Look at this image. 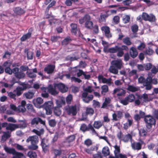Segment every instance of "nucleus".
<instances>
[{"label": "nucleus", "instance_id": "f257e3e1", "mask_svg": "<svg viewBox=\"0 0 158 158\" xmlns=\"http://www.w3.org/2000/svg\"><path fill=\"white\" fill-rule=\"evenodd\" d=\"M79 23L82 24L85 23V27L88 29H91L93 27V23L91 20V18L90 16L86 14L84 17L79 19Z\"/></svg>", "mask_w": 158, "mask_h": 158}, {"label": "nucleus", "instance_id": "f03ea898", "mask_svg": "<svg viewBox=\"0 0 158 158\" xmlns=\"http://www.w3.org/2000/svg\"><path fill=\"white\" fill-rule=\"evenodd\" d=\"M26 142L27 143L31 142V145L28 146L29 149L36 150L38 148V147L37 144L39 142V139L37 136L35 135L29 136L26 139Z\"/></svg>", "mask_w": 158, "mask_h": 158}, {"label": "nucleus", "instance_id": "7ed1b4c3", "mask_svg": "<svg viewBox=\"0 0 158 158\" xmlns=\"http://www.w3.org/2000/svg\"><path fill=\"white\" fill-rule=\"evenodd\" d=\"M144 121L146 123V127L148 129H151L152 126H155L156 124L155 119L150 115L146 116L144 118Z\"/></svg>", "mask_w": 158, "mask_h": 158}, {"label": "nucleus", "instance_id": "20e7f679", "mask_svg": "<svg viewBox=\"0 0 158 158\" xmlns=\"http://www.w3.org/2000/svg\"><path fill=\"white\" fill-rule=\"evenodd\" d=\"M135 98L133 94H130L125 97L124 98L120 99V102L124 106L127 105L129 102H131L134 101Z\"/></svg>", "mask_w": 158, "mask_h": 158}, {"label": "nucleus", "instance_id": "39448f33", "mask_svg": "<svg viewBox=\"0 0 158 158\" xmlns=\"http://www.w3.org/2000/svg\"><path fill=\"white\" fill-rule=\"evenodd\" d=\"M64 108L68 115L74 116L76 115L77 113V106L76 105L67 106H66Z\"/></svg>", "mask_w": 158, "mask_h": 158}, {"label": "nucleus", "instance_id": "423d86ee", "mask_svg": "<svg viewBox=\"0 0 158 158\" xmlns=\"http://www.w3.org/2000/svg\"><path fill=\"white\" fill-rule=\"evenodd\" d=\"M43 107L46 111V114L50 115L52 113V110L53 107L52 101H49L46 102L44 104Z\"/></svg>", "mask_w": 158, "mask_h": 158}, {"label": "nucleus", "instance_id": "0eeeda50", "mask_svg": "<svg viewBox=\"0 0 158 158\" xmlns=\"http://www.w3.org/2000/svg\"><path fill=\"white\" fill-rule=\"evenodd\" d=\"M26 127V124L24 122L22 125L9 123L8 124V126L6 128V130H10L12 131H14L17 128H24Z\"/></svg>", "mask_w": 158, "mask_h": 158}, {"label": "nucleus", "instance_id": "6e6552de", "mask_svg": "<svg viewBox=\"0 0 158 158\" xmlns=\"http://www.w3.org/2000/svg\"><path fill=\"white\" fill-rule=\"evenodd\" d=\"M20 85L23 86V87L18 86L13 91V93L18 96H20L22 94L23 90L27 88V85L23 83H22Z\"/></svg>", "mask_w": 158, "mask_h": 158}, {"label": "nucleus", "instance_id": "1a4fd4ad", "mask_svg": "<svg viewBox=\"0 0 158 158\" xmlns=\"http://www.w3.org/2000/svg\"><path fill=\"white\" fill-rule=\"evenodd\" d=\"M13 72L15 76L17 78L20 79L24 78L25 74L21 71H19V69L18 68L15 67L13 68Z\"/></svg>", "mask_w": 158, "mask_h": 158}, {"label": "nucleus", "instance_id": "9d476101", "mask_svg": "<svg viewBox=\"0 0 158 158\" xmlns=\"http://www.w3.org/2000/svg\"><path fill=\"white\" fill-rule=\"evenodd\" d=\"M144 144L143 141L141 139L139 140V142H134L131 144V147L134 150H139L142 149V145Z\"/></svg>", "mask_w": 158, "mask_h": 158}, {"label": "nucleus", "instance_id": "9b49d317", "mask_svg": "<svg viewBox=\"0 0 158 158\" xmlns=\"http://www.w3.org/2000/svg\"><path fill=\"white\" fill-rule=\"evenodd\" d=\"M93 96L92 94L88 95L87 92H83L81 95V98L83 101L85 103H89L93 99Z\"/></svg>", "mask_w": 158, "mask_h": 158}, {"label": "nucleus", "instance_id": "f8f14e48", "mask_svg": "<svg viewBox=\"0 0 158 158\" xmlns=\"http://www.w3.org/2000/svg\"><path fill=\"white\" fill-rule=\"evenodd\" d=\"M125 90L121 88H116L114 90L113 94H116L118 99H120V97L125 96L126 94Z\"/></svg>", "mask_w": 158, "mask_h": 158}, {"label": "nucleus", "instance_id": "ddd939ff", "mask_svg": "<svg viewBox=\"0 0 158 158\" xmlns=\"http://www.w3.org/2000/svg\"><path fill=\"white\" fill-rule=\"evenodd\" d=\"M111 64L114 67L118 69H120L122 67L123 62L121 60L118 59L112 61Z\"/></svg>", "mask_w": 158, "mask_h": 158}, {"label": "nucleus", "instance_id": "4468645a", "mask_svg": "<svg viewBox=\"0 0 158 158\" xmlns=\"http://www.w3.org/2000/svg\"><path fill=\"white\" fill-rule=\"evenodd\" d=\"M41 145L43 151L45 152H46L48 150L49 147L48 140L44 139H42Z\"/></svg>", "mask_w": 158, "mask_h": 158}, {"label": "nucleus", "instance_id": "2eb2a0df", "mask_svg": "<svg viewBox=\"0 0 158 158\" xmlns=\"http://www.w3.org/2000/svg\"><path fill=\"white\" fill-rule=\"evenodd\" d=\"M13 11L16 15H21L25 13V11L20 7L17 6L13 7Z\"/></svg>", "mask_w": 158, "mask_h": 158}, {"label": "nucleus", "instance_id": "dca6fc26", "mask_svg": "<svg viewBox=\"0 0 158 158\" xmlns=\"http://www.w3.org/2000/svg\"><path fill=\"white\" fill-rule=\"evenodd\" d=\"M113 119L115 121H117L121 119L123 116L122 112L120 111H116V113H114L113 114Z\"/></svg>", "mask_w": 158, "mask_h": 158}, {"label": "nucleus", "instance_id": "f3484780", "mask_svg": "<svg viewBox=\"0 0 158 158\" xmlns=\"http://www.w3.org/2000/svg\"><path fill=\"white\" fill-rule=\"evenodd\" d=\"M3 135L2 136L1 140L2 143H4L8 138L11 136L10 133L9 131H2Z\"/></svg>", "mask_w": 158, "mask_h": 158}, {"label": "nucleus", "instance_id": "a211bd4d", "mask_svg": "<svg viewBox=\"0 0 158 158\" xmlns=\"http://www.w3.org/2000/svg\"><path fill=\"white\" fill-rule=\"evenodd\" d=\"M39 122L43 125H45V122L39 117L35 118L33 119L31 121V124L32 125L35 124L36 125L38 124Z\"/></svg>", "mask_w": 158, "mask_h": 158}, {"label": "nucleus", "instance_id": "6ab92c4d", "mask_svg": "<svg viewBox=\"0 0 158 158\" xmlns=\"http://www.w3.org/2000/svg\"><path fill=\"white\" fill-rule=\"evenodd\" d=\"M129 54L131 57L133 58H135L137 56L138 52L136 48L132 47L130 48Z\"/></svg>", "mask_w": 158, "mask_h": 158}, {"label": "nucleus", "instance_id": "aec40b11", "mask_svg": "<svg viewBox=\"0 0 158 158\" xmlns=\"http://www.w3.org/2000/svg\"><path fill=\"white\" fill-rule=\"evenodd\" d=\"M55 67L54 65H49L45 68L44 71L48 74H51L53 72Z\"/></svg>", "mask_w": 158, "mask_h": 158}, {"label": "nucleus", "instance_id": "412c9836", "mask_svg": "<svg viewBox=\"0 0 158 158\" xmlns=\"http://www.w3.org/2000/svg\"><path fill=\"white\" fill-rule=\"evenodd\" d=\"M48 91L53 95H55L58 93V91L56 90V87L52 85H50L48 86Z\"/></svg>", "mask_w": 158, "mask_h": 158}, {"label": "nucleus", "instance_id": "4be33fe9", "mask_svg": "<svg viewBox=\"0 0 158 158\" xmlns=\"http://www.w3.org/2000/svg\"><path fill=\"white\" fill-rule=\"evenodd\" d=\"M56 86L60 91L62 93H65L67 91L68 88L62 83H59L56 85Z\"/></svg>", "mask_w": 158, "mask_h": 158}, {"label": "nucleus", "instance_id": "5701e85b", "mask_svg": "<svg viewBox=\"0 0 158 158\" xmlns=\"http://www.w3.org/2000/svg\"><path fill=\"white\" fill-rule=\"evenodd\" d=\"M98 149L97 147L95 146H94L89 148H85L84 151L88 154H91L93 153V151H97Z\"/></svg>", "mask_w": 158, "mask_h": 158}, {"label": "nucleus", "instance_id": "b1692460", "mask_svg": "<svg viewBox=\"0 0 158 158\" xmlns=\"http://www.w3.org/2000/svg\"><path fill=\"white\" fill-rule=\"evenodd\" d=\"M4 149L7 153L12 154L13 155L15 151V149L8 147L5 145L4 146Z\"/></svg>", "mask_w": 158, "mask_h": 158}, {"label": "nucleus", "instance_id": "393cba45", "mask_svg": "<svg viewBox=\"0 0 158 158\" xmlns=\"http://www.w3.org/2000/svg\"><path fill=\"white\" fill-rule=\"evenodd\" d=\"M25 52L27 54V59L31 60L33 58V53L32 51H29L28 49L26 48L25 50Z\"/></svg>", "mask_w": 158, "mask_h": 158}, {"label": "nucleus", "instance_id": "a878e982", "mask_svg": "<svg viewBox=\"0 0 158 158\" xmlns=\"http://www.w3.org/2000/svg\"><path fill=\"white\" fill-rule=\"evenodd\" d=\"M102 44L104 47V52L106 53L109 52V44L108 43L103 40H102Z\"/></svg>", "mask_w": 158, "mask_h": 158}, {"label": "nucleus", "instance_id": "bb28decb", "mask_svg": "<svg viewBox=\"0 0 158 158\" xmlns=\"http://www.w3.org/2000/svg\"><path fill=\"white\" fill-rule=\"evenodd\" d=\"M52 153H53L54 156V158H55L57 156H60L61 154L62 151L60 149H53L52 150Z\"/></svg>", "mask_w": 158, "mask_h": 158}, {"label": "nucleus", "instance_id": "cd10ccee", "mask_svg": "<svg viewBox=\"0 0 158 158\" xmlns=\"http://www.w3.org/2000/svg\"><path fill=\"white\" fill-rule=\"evenodd\" d=\"M139 133L140 136L144 137L147 135L148 131L146 129L142 128L139 130Z\"/></svg>", "mask_w": 158, "mask_h": 158}, {"label": "nucleus", "instance_id": "c85d7f7f", "mask_svg": "<svg viewBox=\"0 0 158 158\" xmlns=\"http://www.w3.org/2000/svg\"><path fill=\"white\" fill-rule=\"evenodd\" d=\"M132 137L131 135L128 134L124 136H123L122 137V140L125 142H128L129 140L131 139Z\"/></svg>", "mask_w": 158, "mask_h": 158}, {"label": "nucleus", "instance_id": "c756f323", "mask_svg": "<svg viewBox=\"0 0 158 158\" xmlns=\"http://www.w3.org/2000/svg\"><path fill=\"white\" fill-rule=\"evenodd\" d=\"M32 132L36 134L38 136H40L44 134V130L43 128H41L39 130L34 129L32 131Z\"/></svg>", "mask_w": 158, "mask_h": 158}, {"label": "nucleus", "instance_id": "7c9ffc66", "mask_svg": "<svg viewBox=\"0 0 158 158\" xmlns=\"http://www.w3.org/2000/svg\"><path fill=\"white\" fill-rule=\"evenodd\" d=\"M13 158H24L25 157L23 153L17 152L16 150L14 154Z\"/></svg>", "mask_w": 158, "mask_h": 158}, {"label": "nucleus", "instance_id": "2f4dec72", "mask_svg": "<svg viewBox=\"0 0 158 158\" xmlns=\"http://www.w3.org/2000/svg\"><path fill=\"white\" fill-rule=\"evenodd\" d=\"M133 123V120L131 119H128V123H125L123 124V128L125 130H127L129 127L131 126Z\"/></svg>", "mask_w": 158, "mask_h": 158}, {"label": "nucleus", "instance_id": "473e14b6", "mask_svg": "<svg viewBox=\"0 0 158 158\" xmlns=\"http://www.w3.org/2000/svg\"><path fill=\"white\" fill-rule=\"evenodd\" d=\"M156 21V19L155 16L152 14H150L148 15V21L151 22H154Z\"/></svg>", "mask_w": 158, "mask_h": 158}, {"label": "nucleus", "instance_id": "72a5a7b5", "mask_svg": "<svg viewBox=\"0 0 158 158\" xmlns=\"http://www.w3.org/2000/svg\"><path fill=\"white\" fill-rule=\"evenodd\" d=\"M31 34L30 32H28L26 34L23 35L21 38L20 40L22 41H24L26 40L29 39L31 36Z\"/></svg>", "mask_w": 158, "mask_h": 158}, {"label": "nucleus", "instance_id": "f704fd0d", "mask_svg": "<svg viewBox=\"0 0 158 158\" xmlns=\"http://www.w3.org/2000/svg\"><path fill=\"white\" fill-rule=\"evenodd\" d=\"M71 32L76 34L77 31V25L75 23H71Z\"/></svg>", "mask_w": 158, "mask_h": 158}, {"label": "nucleus", "instance_id": "c9c22d12", "mask_svg": "<svg viewBox=\"0 0 158 158\" xmlns=\"http://www.w3.org/2000/svg\"><path fill=\"white\" fill-rule=\"evenodd\" d=\"M98 79L100 82H102L103 83H109V79H106L104 78L102 76L99 75L98 76Z\"/></svg>", "mask_w": 158, "mask_h": 158}, {"label": "nucleus", "instance_id": "e433bc0d", "mask_svg": "<svg viewBox=\"0 0 158 158\" xmlns=\"http://www.w3.org/2000/svg\"><path fill=\"white\" fill-rule=\"evenodd\" d=\"M102 153L104 156L109 155V148L107 146L104 147L102 149Z\"/></svg>", "mask_w": 158, "mask_h": 158}, {"label": "nucleus", "instance_id": "4c0bfd02", "mask_svg": "<svg viewBox=\"0 0 158 158\" xmlns=\"http://www.w3.org/2000/svg\"><path fill=\"white\" fill-rule=\"evenodd\" d=\"M102 125V123L100 121H95L93 124V126L94 128L98 129L100 128Z\"/></svg>", "mask_w": 158, "mask_h": 158}, {"label": "nucleus", "instance_id": "58836bf2", "mask_svg": "<svg viewBox=\"0 0 158 158\" xmlns=\"http://www.w3.org/2000/svg\"><path fill=\"white\" fill-rule=\"evenodd\" d=\"M102 31L104 32L106 36L107 37H109V27L107 26H103L101 28Z\"/></svg>", "mask_w": 158, "mask_h": 158}, {"label": "nucleus", "instance_id": "ea45409f", "mask_svg": "<svg viewBox=\"0 0 158 158\" xmlns=\"http://www.w3.org/2000/svg\"><path fill=\"white\" fill-rule=\"evenodd\" d=\"M27 155L30 158H37V155L35 152L30 151L28 152Z\"/></svg>", "mask_w": 158, "mask_h": 158}, {"label": "nucleus", "instance_id": "a19ab883", "mask_svg": "<svg viewBox=\"0 0 158 158\" xmlns=\"http://www.w3.org/2000/svg\"><path fill=\"white\" fill-rule=\"evenodd\" d=\"M123 22L125 23L126 24L130 21V16L128 15H126L123 16L122 19Z\"/></svg>", "mask_w": 158, "mask_h": 158}, {"label": "nucleus", "instance_id": "79ce46f5", "mask_svg": "<svg viewBox=\"0 0 158 158\" xmlns=\"http://www.w3.org/2000/svg\"><path fill=\"white\" fill-rule=\"evenodd\" d=\"M72 41V39L69 37L65 38L62 42L63 45H67Z\"/></svg>", "mask_w": 158, "mask_h": 158}, {"label": "nucleus", "instance_id": "37998d69", "mask_svg": "<svg viewBox=\"0 0 158 158\" xmlns=\"http://www.w3.org/2000/svg\"><path fill=\"white\" fill-rule=\"evenodd\" d=\"M27 73L29 77L33 78L36 77V74L32 72L31 69H28L27 71Z\"/></svg>", "mask_w": 158, "mask_h": 158}, {"label": "nucleus", "instance_id": "c03bdc74", "mask_svg": "<svg viewBox=\"0 0 158 158\" xmlns=\"http://www.w3.org/2000/svg\"><path fill=\"white\" fill-rule=\"evenodd\" d=\"M54 112L55 114L58 116H60L61 114V111L58 107H55Z\"/></svg>", "mask_w": 158, "mask_h": 158}, {"label": "nucleus", "instance_id": "a18cd8bd", "mask_svg": "<svg viewBox=\"0 0 158 158\" xmlns=\"http://www.w3.org/2000/svg\"><path fill=\"white\" fill-rule=\"evenodd\" d=\"M114 148H115V150L114 151V157H116V156H118V155L120 154V150L119 147L116 145L114 146Z\"/></svg>", "mask_w": 158, "mask_h": 158}, {"label": "nucleus", "instance_id": "49530a36", "mask_svg": "<svg viewBox=\"0 0 158 158\" xmlns=\"http://www.w3.org/2000/svg\"><path fill=\"white\" fill-rule=\"evenodd\" d=\"M34 93L32 92H29L27 93H24V95L26 98L30 99L32 98L34 95Z\"/></svg>", "mask_w": 158, "mask_h": 158}, {"label": "nucleus", "instance_id": "de8ad7c7", "mask_svg": "<svg viewBox=\"0 0 158 158\" xmlns=\"http://www.w3.org/2000/svg\"><path fill=\"white\" fill-rule=\"evenodd\" d=\"M123 42L127 45H130L132 43L130 40V39L128 37H126L123 39Z\"/></svg>", "mask_w": 158, "mask_h": 158}, {"label": "nucleus", "instance_id": "09e8293b", "mask_svg": "<svg viewBox=\"0 0 158 158\" xmlns=\"http://www.w3.org/2000/svg\"><path fill=\"white\" fill-rule=\"evenodd\" d=\"M94 113V110L91 108L87 107L86 109V114L92 115Z\"/></svg>", "mask_w": 158, "mask_h": 158}, {"label": "nucleus", "instance_id": "8fccbe9b", "mask_svg": "<svg viewBox=\"0 0 158 158\" xmlns=\"http://www.w3.org/2000/svg\"><path fill=\"white\" fill-rule=\"evenodd\" d=\"M131 31L134 33H136L138 30V26L136 24L133 25L131 27Z\"/></svg>", "mask_w": 158, "mask_h": 158}, {"label": "nucleus", "instance_id": "3c124183", "mask_svg": "<svg viewBox=\"0 0 158 158\" xmlns=\"http://www.w3.org/2000/svg\"><path fill=\"white\" fill-rule=\"evenodd\" d=\"M144 69L146 70H149L152 69V65L151 63H148L144 64Z\"/></svg>", "mask_w": 158, "mask_h": 158}, {"label": "nucleus", "instance_id": "603ef678", "mask_svg": "<svg viewBox=\"0 0 158 158\" xmlns=\"http://www.w3.org/2000/svg\"><path fill=\"white\" fill-rule=\"evenodd\" d=\"M27 108L28 111L35 113V110L33 108V106L31 104H27Z\"/></svg>", "mask_w": 158, "mask_h": 158}, {"label": "nucleus", "instance_id": "864d4df0", "mask_svg": "<svg viewBox=\"0 0 158 158\" xmlns=\"http://www.w3.org/2000/svg\"><path fill=\"white\" fill-rule=\"evenodd\" d=\"M56 103L57 106L56 107H58L60 108L62 106L63 104H64L65 103V101L63 100H61L60 101L58 100H56Z\"/></svg>", "mask_w": 158, "mask_h": 158}, {"label": "nucleus", "instance_id": "5fc2aeb1", "mask_svg": "<svg viewBox=\"0 0 158 158\" xmlns=\"http://www.w3.org/2000/svg\"><path fill=\"white\" fill-rule=\"evenodd\" d=\"M109 104V98H106L105 99L104 102L101 107L102 108H106L107 107L108 104Z\"/></svg>", "mask_w": 158, "mask_h": 158}, {"label": "nucleus", "instance_id": "6e6d98bb", "mask_svg": "<svg viewBox=\"0 0 158 158\" xmlns=\"http://www.w3.org/2000/svg\"><path fill=\"white\" fill-rule=\"evenodd\" d=\"M109 158H127V157L126 155L121 153L116 157L110 156H109Z\"/></svg>", "mask_w": 158, "mask_h": 158}, {"label": "nucleus", "instance_id": "4d7b16f0", "mask_svg": "<svg viewBox=\"0 0 158 158\" xmlns=\"http://www.w3.org/2000/svg\"><path fill=\"white\" fill-rule=\"evenodd\" d=\"M144 52L146 54L150 56L153 54L154 51L152 49L148 48L146 49Z\"/></svg>", "mask_w": 158, "mask_h": 158}, {"label": "nucleus", "instance_id": "13d9d810", "mask_svg": "<svg viewBox=\"0 0 158 158\" xmlns=\"http://www.w3.org/2000/svg\"><path fill=\"white\" fill-rule=\"evenodd\" d=\"M127 89L128 90L132 92H135L138 90V89L136 88L131 85H129Z\"/></svg>", "mask_w": 158, "mask_h": 158}, {"label": "nucleus", "instance_id": "bf43d9fd", "mask_svg": "<svg viewBox=\"0 0 158 158\" xmlns=\"http://www.w3.org/2000/svg\"><path fill=\"white\" fill-rule=\"evenodd\" d=\"M4 70L6 73L9 75H11L12 73H14L13 69H11L10 67L6 68H5Z\"/></svg>", "mask_w": 158, "mask_h": 158}, {"label": "nucleus", "instance_id": "052dcab7", "mask_svg": "<svg viewBox=\"0 0 158 158\" xmlns=\"http://www.w3.org/2000/svg\"><path fill=\"white\" fill-rule=\"evenodd\" d=\"M48 124L52 127H55L56 124V122L55 119H51L48 121Z\"/></svg>", "mask_w": 158, "mask_h": 158}, {"label": "nucleus", "instance_id": "680f3d73", "mask_svg": "<svg viewBox=\"0 0 158 158\" xmlns=\"http://www.w3.org/2000/svg\"><path fill=\"white\" fill-rule=\"evenodd\" d=\"M117 50L118 52L117 54V56L119 57L122 56L124 53L123 51L120 48V47L118 48Z\"/></svg>", "mask_w": 158, "mask_h": 158}, {"label": "nucleus", "instance_id": "e2e57ef3", "mask_svg": "<svg viewBox=\"0 0 158 158\" xmlns=\"http://www.w3.org/2000/svg\"><path fill=\"white\" fill-rule=\"evenodd\" d=\"M152 78H147L146 79L144 83L143 84V86H144L147 85H149L151 84Z\"/></svg>", "mask_w": 158, "mask_h": 158}, {"label": "nucleus", "instance_id": "0e129e2a", "mask_svg": "<svg viewBox=\"0 0 158 158\" xmlns=\"http://www.w3.org/2000/svg\"><path fill=\"white\" fill-rule=\"evenodd\" d=\"M7 93L8 94V96L10 98H11L15 100L16 99L15 97L16 95L15 93H13V92H7Z\"/></svg>", "mask_w": 158, "mask_h": 158}, {"label": "nucleus", "instance_id": "69168bd1", "mask_svg": "<svg viewBox=\"0 0 158 158\" xmlns=\"http://www.w3.org/2000/svg\"><path fill=\"white\" fill-rule=\"evenodd\" d=\"M146 47V45L143 42H141L139 45L138 46L137 49L139 50H142Z\"/></svg>", "mask_w": 158, "mask_h": 158}, {"label": "nucleus", "instance_id": "338daca9", "mask_svg": "<svg viewBox=\"0 0 158 158\" xmlns=\"http://www.w3.org/2000/svg\"><path fill=\"white\" fill-rule=\"evenodd\" d=\"M15 147L19 150L26 151L27 149L24 148L23 147L18 144H15Z\"/></svg>", "mask_w": 158, "mask_h": 158}, {"label": "nucleus", "instance_id": "774afa93", "mask_svg": "<svg viewBox=\"0 0 158 158\" xmlns=\"http://www.w3.org/2000/svg\"><path fill=\"white\" fill-rule=\"evenodd\" d=\"M17 110L20 112H23L26 111V109L25 107L19 105L17 107Z\"/></svg>", "mask_w": 158, "mask_h": 158}]
</instances>
